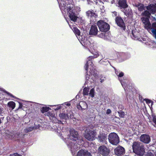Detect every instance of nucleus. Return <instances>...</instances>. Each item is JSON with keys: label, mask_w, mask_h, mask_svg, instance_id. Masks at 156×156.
Returning a JSON list of instances; mask_svg holds the SVG:
<instances>
[{"label": "nucleus", "mask_w": 156, "mask_h": 156, "mask_svg": "<svg viewBox=\"0 0 156 156\" xmlns=\"http://www.w3.org/2000/svg\"><path fill=\"white\" fill-rule=\"evenodd\" d=\"M146 7L147 10L143 12L142 15L146 16L147 18L142 17L141 20L146 28L151 30L153 36L156 39V22L153 23L151 26L148 19V18L150 17L151 14H153L156 13V4H150Z\"/></svg>", "instance_id": "obj_1"}, {"label": "nucleus", "mask_w": 156, "mask_h": 156, "mask_svg": "<svg viewBox=\"0 0 156 156\" xmlns=\"http://www.w3.org/2000/svg\"><path fill=\"white\" fill-rule=\"evenodd\" d=\"M70 134L68 136L67 139H66L65 142L69 148L70 149L73 154L80 148L81 144L83 141L78 138V132L74 129H70Z\"/></svg>", "instance_id": "obj_2"}, {"label": "nucleus", "mask_w": 156, "mask_h": 156, "mask_svg": "<svg viewBox=\"0 0 156 156\" xmlns=\"http://www.w3.org/2000/svg\"><path fill=\"white\" fill-rule=\"evenodd\" d=\"M58 2L62 13L68 15L71 21L75 22L78 17L74 5L71 3L67 4L63 0H61Z\"/></svg>", "instance_id": "obj_3"}, {"label": "nucleus", "mask_w": 156, "mask_h": 156, "mask_svg": "<svg viewBox=\"0 0 156 156\" xmlns=\"http://www.w3.org/2000/svg\"><path fill=\"white\" fill-rule=\"evenodd\" d=\"M99 55L97 53L95 56H89L87 59V62L84 66V68L86 71H87L88 69H90L89 71V74H88L87 73L86 75V80L85 84L88 83V81L91 82V79L90 78L91 77L92 75H94L95 73V69L93 66L92 63V59L98 57Z\"/></svg>", "instance_id": "obj_4"}, {"label": "nucleus", "mask_w": 156, "mask_h": 156, "mask_svg": "<svg viewBox=\"0 0 156 156\" xmlns=\"http://www.w3.org/2000/svg\"><path fill=\"white\" fill-rule=\"evenodd\" d=\"M80 39V42L81 44L84 47L87 48L89 49V48H90L91 50H89L90 51L91 53L93 55H94V56L97 53L99 55V54L96 52L95 51H92V49L94 50L96 48V46H95V44L94 42L91 43L90 41V39L88 38V39L87 38V37L81 36V38L79 37Z\"/></svg>", "instance_id": "obj_5"}, {"label": "nucleus", "mask_w": 156, "mask_h": 156, "mask_svg": "<svg viewBox=\"0 0 156 156\" xmlns=\"http://www.w3.org/2000/svg\"><path fill=\"white\" fill-rule=\"evenodd\" d=\"M133 152L138 155L142 156L145 153L144 146L143 144L138 142H135L132 145Z\"/></svg>", "instance_id": "obj_6"}, {"label": "nucleus", "mask_w": 156, "mask_h": 156, "mask_svg": "<svg viewBox=\"0 0 156 156\" xmlns=\"http://www.w3.org/2000/svg\"><path fill=\"white\" fill-rule=\"evenodd\" d=\"M85 132L84 136L86 139L90 141H92L94 140L95 137L96 135L95 132L90 130L88 127L87 128Z\"/></svg>", "instance_id": "obj_7"}, {"label": "nucleus", "mask_w": 156, "mask_h": 156, "mask_svg": "<svg viewBox=\"0 0 156 156\" xmlns=\"http://www.w3.org/2000/svg\"><path fill=\"white\" fill-rule=\"evenodd\" d=\"M108 139L109 142L113 145H116L119 142V137L114 133H111L109 135Z\"/></svg>", "instance_id": "obj_8"}, {"label": "nucleus", "mask_w": 156, "mask_h": 156, "mask_svg": "<svg viewBox=\"0 0 156 156\" xmlns=\"http://www.w3.org/2000/svg\"><path fill=\"white\" fill-rule=\"evenodd\" d=\"M97 24L101 31L106 32L110 29L109 25L103 20L98 21Z\"/></svg>", "instance_id": "obj_9"}, {"label": "nucleus", "mask_w": 156, "mask_h": 156, "mask_svg": "<svg viewBox=\"0 0 156 156\" xmlns=\"http://www.w3.org/2000/svg\"><path fill=\"white\" fill-rule=\"evenodd\" d=\"M98 153L103 156H107L109 153V150L105 145L100 146L98 149Z\"/></svg>", "instance_id": "obj_10"}, {"label": "nucleus", "mask_w": 156, "mask_h": 156, "mask_svg": "<svg viewBox=\"0 0 156 156\" xmlns=\"http://www.w3.org/2000/svg\"><path fill=\"white\" fill-rule=\"evenodd\" d=\"M59 116L61 119L65 120L69 119V118L71 119L74 118L73 113L71 111L69 112L67 114L64 113H60Z\"/></svg>", "instance_id": "obj_11"}, {"label": "nucleus", "mask_w": 156, "mask_h": 156, "mask_svg": "<svg viewBox=\"0 0 156 156\" xmlns=\"http://www.w3.org/2000/svg\"><path fill=\"white\" fill-rule=\"evenodd\" d=\"M124 75V73L123 72H121L118 75V77L119 78V80L120 81V82L122 86L124 88L125 91H126V87L128 88V85L127 84L129 82L128 80L126 79H123V80H122L120 78L122 77Z\"/></svg>", "instance_id": "obj_12"}, {"label": "nucleus", "mask_w": 156, "mask_h": 156, "mask_svg": "<svg viewBox=\"0 0 156 156\" xmlns=\"http://www.w3.org/2000/svg\"><path fill=\"white\" fill-rule=\"evenodd\" d=\"M86 14L88 18L91 20H93V21L98 16V14L93 10L88 11L86 12Z\"/></svg>", "instance_id": "obj_13"}, {"label": "nucleus", "mask_w": 156, "mask_h": 156, "mask_svg": "<svg viewBox=\"0 0 156 156\" xmlns=\"http://www.w3.org/2000/svg\"><path fill=\"white\" fill-rule=\"evenodd\" d=\"M115 22L119 27L122 28L124 30L125 29V24L123 19L120 17L117 16L115 19Z\"/></svg>", "instance_id": "obj_14"}, {"label": "nucleus", "mask_w": 156, "mask_h": 156, "mask_svg": "<svg viewBox=\"0 0 156 156\" xmlns=\"http://www.w3.org/2000/svg\"><path fill=\"white\" fill-rule=\"evenodd\" d=\"M140 140L141 142L145 144H148L151 141L150 136L146 134L142 135L140 137Z\"/></svg>", "instance_id": "obj_15"}, {"label": "nucleus", "mask_w": 156, "mask_h": 156, "mask_svg": "<svg viewBox=\"0 0 156 156\" xmlns=\"http://www.w3.org/2000/svg\"><path fill=\"white\" fill-rule=\"evenodd\" d=\"M34 126L29 127H27L26 129H24L23 131L25 133H23L22 134H24V135L25 134V133H28L29 132L32 131L34 129L38 128L41 126V125L40 124H38L37 125V124H36V123H34Z\"/></svg>", "instance_id": "obj_16"}, {"label": "nucleus", "mask_w": 156, "mask_h": 156, "mask_svg": "<svg viewBox=\"0 0 156 156\" xmlns=\"http://www.w3.org/2000/svg\"><path fill=\"white\" fill-rule=\"evenodd\" d=\"M114 151L115 154L120 156L125 153V149L122 147L119 146L115 149Z\"/></svg>", "instance_id": "obj_17"}, {"label": "nucleus", "mask_w": 156, "mask_h": 156, "mask_svg": "<svg viewBox=\"0 0 156 156\" xmlns=\"http://www.w3.org/2000/svg\"><path fill=\"white\" fill-rule=\"evenodd\" d=\"M24 134H22V133L20 132H17L15 134L13 132H11L10 136L9 137V139H15L19 137H23Z\"/></svg>", "instance_id": "obj_18"}, {"label": "nucleus", "mask_w": 156, "mask_h": 156, "mask_svg": "<svg viewBox=\"0 0 156 156\" xmlns=\"http://www.w3.org/2000/svg\"><path fill=\"white\" fill-rule=\"evenodd\" d=\"M98 32L97 26L96 25H93L90 28L89 34L91 35H96Z\"/></svg>", "instance_id": "obj_19"}, {"label": "nucleus", "mask_w": 156, "mask_h": 156, "mask_svg": "<svg viewBox=\"0 0 156 156\" xmlns=\"http://www.w3.org/2000/svg\"><path fill=\"white\" fill-rule=\"evenodd\" d=\"M77 156H91L90 152L86 150H81L79 151L77 153Z\"/></svg>", "instance_id": "obj_20"}, {"label": "nucleus", "mask_w": 156, "mask_h": 156, "mask_svg": "<svg viewBox=\"0 0 156 156\" xmlns=\"http://www.w3.org/2000/svg\"><path fill=\"white\" fill-rule=\"evenodd\" d=\"M122 11L127 16H129L132 15V10L130 8H128V7L125 8H123Z\"/></svg>", "instance_id": "obj_21"}, {"label": "nucleus", "mask_w": 156, "mask_h": 156, "mask_svg": "<svg viewBox=\"0 0 156 156\" xmlns=\"http://www.w3.org/2000/svg\"><path fill=\"white\" fill-rule=\"evenodd\" d=\"M98 138L100 142H102L105 144H107V142L106 141L107 138L105 134H100L98 136Z\"/></svg>", "instance_id": "obj_22"}, {"label": "nucleus", "mask_w": 156, "mask_h": 156, "mask_svg": "<svg viewBox=\"0 0 156 156\" xmlns=\"http://www.w3.org/2000/svg\"><path fill=\"white\" fill-rule=\"evenodd\" d=\"M120 7L123 8H125L128 7L126 0H119L118 2Z\"/></svg>", "instance_id": "obj_23"}, {"label": "nucleus", "mask_w": 156, "mask_h": 156, "mask_svg": "<svg viewBox=\"0 0 156 156\" xmlns=\"http://www.w3.org/2000/svg\"><path fill=\"white\" fill-rule=\"evenodd\" d=\"M55 126H56V129H55H55L56 130V131H57V133H59V135H63L62 133L63 132L62 130L63 127L59 126L58 125V124H57V125H55Z\"/></svg>", "instance_id": "obj_24"}, {"label": "nucleus", "mask_w": 156, "mask_h": 156, "mask_svg": "<svg viewBox=\"0 0 156 156\" xmlns=\"http://www.w3.org/2000/svg\"><path fill=\"white\" fill-rule=\"evenodd\" d=\"M105 32L102 33L100 34L99 35H98V36L101 38L104 39L105 40H108L109 39V37L108 36V33H105Z\"/></svg>", "instance_id": "obj_25"}, {"label": "nucleus", "mask_w": 156, "mask_h": 156, "mask_svg": "<svg viewBox=\"0 0 156 156\" xmlns=\"http://www.w3.org/2000/svg\"><path fill=\"white\" fill-rule=\"evenodd\" d=\"M138 8V10L140 11H142L144 9L145 6L144 5L141 4H138L136 5Z\"/></svg>", "instance_id": "obj_26"}, {"label": "nucleus", "mask_w": 156, "mask_h": 156, "mask_svg": "<svg viewBox=\"0 0 156 156\" xmlns=\"http://www.w3.org/2000/svg\"><path fill=\"white\" fill-rule=\"evenodd\" d=\"M144 101H145L146 103L148 105L150 108H151L153 105V102L151 100L147 99H144Z\"/></svg>", "instance_id": "obj_27"}, {"label": "nucleus", "mask_w": 156, "mask_h": 156, "mask_svg": "<svg viewBox=\"0 0 156 156\" xmlns=\"http://www.w3.org/2000/svg\"><path fill=\"white\" fill-rule=\"evenodd\" d=\"M50 109L48 107L44 106L41 108V110L42 112L44 113L48 112Z\"/></svg>", "instance_id": "obj_28"}, {"label": "nucleus", "mask_w": 156, "mask_h": 156, "mask_svg": "<svg viewBox=\"0 0 156 156\" xmlns=\"http://www.w3.org/2000/svg\"><path fill=\"white\" fill-rule=\"evenodd\" d=\"M8 105L9 107L13 109L15 107V103L13 101H10L8 103Z\"/></svg>", "instance_id": "obj_29"}, {"label": "nucleus", "mask_w": 156, "mask_h": 156, "mask_svg": "<svg viewBox=\"0 0 156 156\" xmlns=\"http://www.w3.org/2000/svg\"><path fill=\"white\" fill-rule=\"evenodd\" d=\"M89 89L87 87H85L83 90V94L84 95H88L89 94Z\"/></svg>", "instance_id": "obj_30"}, {"label": "nucleus", "mask_w": 156, "mask_h": 156, "mask_svg": "<svg viewBox=\"0 0 156 156\" xmlns=\"http://www.w3.org/2000/svg\"><path fill=\"white\" fill-rule=\"evenodd\" d=\"M95 94L94 90V88H92L90 90L89 94V96L92 98H93L94 97Z\"/></svg>", "instance_id": "obj_31"}, {"label": "nucleus", "mask_w": 156, "mask_h": 156, "mask_svg": "<svg viewBox=\"0 0 156 156\" xmlns=\"http://www.w3.org/2000/svg\"><path fill=\"white\" fill-rule=\"evenodd\" d=\"M80 102L82 106L83 109H85L87 108V105L86 102L84 101H81Z\"/></svg>", "instance_id": "obj_32"}, {"label": "nucleus", "mask_w": 156, "mask_h": 156, "mask_svg": "<svg viewBox=\"0 0 156 156\" xmlns=\"http://www.w3.org/2000/svg\"><path fill=\"white\" fill-rule=\"evenodd\" d=\"M73 31L76 35H79L80 34V30L77 28L74 27Z\"/></svg>", "instance_id": "obj_33"}, {"label": "nucleus", "mask_w": 156, "mask_h": 156, "mask_svg": "<svg viewBox=\"0 0 156 156\" xmlns=\"http://www.w3.org/2000/svg\"><path fill=\"white\" fill-rule=\"evenodd\" d=\"M118 113L119 114V117H120L121 118L124 117V116L125 115V112H124L123 111H120L119 112H118Z\"/></svg>", "instance_id": "obj_34"}, {"label": "nucleus", "mask_w": 156, "mask_h": 156, "mask_svg": "<svg viewBox=\"0 0 156 156\" xmlns=\"http://www.w3.org/2000/svg\"><path fill=\"white\" fill-rule=\"evenodd\" d=\"M30 121V118L28 117H25L23 120V122L25 124L27 123Z\"/></svg>", "instance_id": "obj_35"}, {"label": "nucleus", "mask_w": 156, "mask_h": 156, "mask_svg": "<svg viewBox=\"0 0 156 156\" xmlns=\"http://www.w3.org/2000/svg\"><path fill=\"white\" fill-rule=\"evenodd\" d=\"M101 62L104 65H108V64L109 63L108 60L107 59H104Z\"/></svg>", "instance_id": "obj_36"}, {"label": "nucleus", "mask_w": 156, "mask_h": 156, "mask_svg": "<svg viewBox=\"0 0 156 156\" xmlns=\"http://www.w3.org/2000/svg\"><path fill=\"white\" fill-rule=\"evenodd\" d=\"M153 122L156 125V116L154 114L151 115Z\"/></svg>", "instance_id": "obj_37"}, {"label": "nucleus", "mask_w": 156, "mask_h": 156, "mask_svg": "<svg viewBox=\"0 0 156 156\" xmlns=\"http://www.w3.org/2000/svg\"><path fill=\"white\" fill-rule=\"evenodd\" d=\"M10 133H11V132H9V131H7L6 133L5 137H6V138L9 139V136H10Z\"/></svg>", "instance_id": "obj_38"}, {"label": "nucleus", "mask_w": 156, "mask_h": 156, "mask_svg": "<svg viewBox=\"0 0 156 156\" xmlns=\"http://www.w3.org/2000/svg\"><path fill=\"white\" fill-rule=\"evenodd\" d=\"M77 108L78 109H83V108H82V106L81 105V104L80 103V102L79 104V105H77Z\"/></svg>", "instance_id": "obj_39"}, {"label": "nucleus", "mask_w": 156, "mask_h": 156, "mask_svg": "<svg viewBox=\"0 0 156 156\" xmlns=\"http://www.w3.org/2000/svg\"><path fill=\"white\" fill-rule=\"evenodd\" d=\"M145 156H154V154L151 152L148 153Z\"/></svg>", "instance_id": "obj_40"}, {"label": "nucleus", "mask_w": 156, "mask_h": 156, "mask_svg": "<svg viewBox=\"0 0 156 156\" xmlns=\"http://www.w3.org/2000/svg\"><path fill=\"white\" fill-rule=\"evenodd\" d=\"M66 105L68 106H69L70 105V104L68 102H67V103L65 102L62 104H61V105Z\"/></svg>", "instance_id": "obj_41"}, {"label": "nucleus", "mask_w": 156, "mask_h": 156, "mask_svg": "<svg viewBox=\"0 0 156 156\" xmlns=\"http://www.w3.org/2000/svg\"><path fill=\"white\" fill-rule=\"evenodd\" d=\"M136 33H137L136 32H132V35L135 38H136L137 37V36L136 35Z\"/></svg>", "instance_id": "obj_42"}, {"label": "nucleus", "mask_w": 156, "mask_h": 156, "mask_svg": "<svg viewBox=\"0 0 156 156\" xmlns=\"http://www.w3.org/2000/svg\"><path fill=\"white\" fill-rule=\"evenodd\" d=\"M4 92H5L7 94H8V95H9V96H10L11 97H13V96H12V94H11L10 93L7 92L6 90H4Z\"/></svg>", "instance_id": "obj_43"}, {"label": "nucleus", "mask_w": 156, "mask_h": 156, "mask_svg": "<svg viewBox=\"0 0 156 156\" xmlns=\"http://www.w3.org/2000/svg\"><path fill=\"white\" fill-rule=\"evenodd\" d=\"M117 13L116 12H114L112 13V15L113 16H117Z\"/></svg>", "instance_id": "obj_44"}, {"label": "nucleus", "mask_w": 156, "mask_h": 156, "mask_svg": "<svg viewBox=\"0 0 156 156\" xmlns=\"http://www.w3.org/2000/svg\"><path fill=\"white\" fill-rule=\"evenodd\" d=\"M111 112V111L110 109H108L107 110L106 114H109Z\"/></svg>", "instance_id": "obj_45"}, {"label": "nucleus", "mask_w": 156, "mask_h": 156, "mask_svg": "<svg viewBox=\"0 0 156 156\" xmlns=\"http://www.w3.org/2000/svg\"><path fill=\"white\" fill-rule=\"evenodd\" d=\"M57 107L56 108H55V110H58L60 108H61V105H57Z\"/></svg>", "instance_id": "obj_46"}, {"label": "nucleus", "mask_w": 156, "mask_h": 156, "mask_svg": "<svg viewBox=\"0 0 156 156\" xmlns=\"http://www.w3.org/2000/svg\"><path fill=\"white\" fill-rule=\"evenodd\" d=\"M3 113V110L2 109L0 108V115H2V114Z\"/></svg>", "instance_id": "obj_47"}, {"label": "nucleus", "mask_w": 156, "mask_h": 156, "mask_svg": "<svg viewBox=\"0 0 156 156\" xmlns=\"http://www.w3.org/2000/svg\"><path fill=\"white\" fill-rule=\"evenodd\" d=\"M115 73L118 76L119 74V73H120V72H119V71H117L115 70Z\"/></svg>", "instance_id": "obj_48"}, {"label": "nucleus", "mask_w": 156, "mask_h": 156, "mask_svg": "<svg viewBox=\"0 0 156 156\" xmlns=\"http://www.w3.org/2000/svg\"><path fill=\"white\" fill-rule=\"evenodd\" d=\"M14 156H22L21 155L18 154L17 153H15L14 154Z\"/></svg>", "instance_id": "obj_49"}, {"label": "nucleus", "mask_w": 156, "mask_h": 156, "mask_svg": "<svg viewBox=\"0 0 156 156\" xmlns=\"http://www.w3.org/2000/svg\"><path fill=\"white\" fill-rule=\"evenodd\" d=\"M22 108V104H20L19 108Z\"/></svg>", "instance_id": "obj_50"}, {"label": "nucleus", "mask_w": 156, "mask_h": 156, "mask_svg": "<svg viewBox=\"0 0 156 156\" xmlns=\"http://www.w3.org/2000/svg\"><path fill=\"white\" fill-rule=\"evenodd\" d=\"M68 23L69 26H70V27H71V28H72L71 27V24L69 23V21H67Z\"/></svg>", "instance_id": "obj_51"}, {"label": "nucleus", "mask_w": 156, "mask_h": 156, "mask_svg": "<svg viewBox=\"0 0 156 156\" xmlns=\"http://www.w3.org/2000/svg\"><path fill=\"white\" fill-rule=\"evenodd\" d=\"M131 88H132V87H130L129 88V90H131Z\"/></svg>", "instance_id": "obj_52"}, {"label": "nucleus", "mask_w": 156, "mask_h": 156, "mask_svg": "<svg viewBox=\"0 0 156 156\" xmlns=\"http://www.w3.org/2000/svg\"><path fill=\"white\" fill-rule=\"evenodd\" d=\"M153 18H154V19L155 20H156V19H155V17H153Z\"/></svg>", "instance_id": "obj_53"}, {"label": "nucleus", "mask_w": 156, "mask_h": 156, "mask_svg": "<svg viewBox=\"0 0 156 156\" xmlns=\"http://www.w3.org/2000/svg\"><path fill=\"white\" fill-rule=\"evenodd\" d=\"M150 122H152H152L151 121V120H150Z\"/></svg>", "instance_id": "obj_54"}, {"label": "nucleus", "mask_w": 156, "mask_h": 156, "mask_svg": "<svg viewBox=\"0 0 156 156\" xmlns=\"http://www.w3.org/2000/svg\"><path fill=\"white\" fill-rule=\"evenodd\" d=\"M155 156H156V154H155Z\"/></svg>", "instance_id": "obj_55"}]
</instances>
